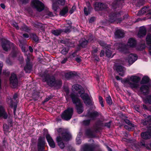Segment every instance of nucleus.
Here are the masks:
<instances>
[{"instance_id": "13", "label": "nucleus", "mask_w": 151, "mask_h": 151, "mask_svg": "<svg viewBox=\"0 0 151 151\" xmlns=\"http://www.w3.org/2000/svg\"><path fill=\"white\" fill-rule=\"evenodd\" d=\"M10 81L11 84L14 87H16L18 85V79L16 75L14 73L12 74L10 78Z\"/></svg>"}, {"instance_id": "38", "label": "nucleus", "mask_w": 151, "mask_h": 151, "mask_svg": "<svg viewBox=\"0 0 151 151\" xmlns=\"http://www.w3.org/2000/svg\"><path fill=\"white\" fill-rule=\"evenodd\" d=\"M124 121L126 124L132 127H136V125L131 123L130 121L128 119H125Z\"/></svg>"}, {"instance_id": "16", "label": "nucleus", "mask_w": 151, "mask_h": 151, "mask_svg": "<svg viewBox=\"0 0 151 151\" xmlns=\"http://www.w3.org/2000/svg\"><path fill=\"white\" fill-rule=\"evenodd\" d=\"M72 88L76 91H78V93L80 94L82 92L84 93V90L82 86L78 84H75L72 86Z\"/></svg>"}, {"instance_id": "44", "label": "nucleus", "mask_w": 151, "mask_h": 151, "mask_svg": "<svg viewBox=\"0 0 151 151\" xmlns=\"http://www.w3.org/2000/svg\"><path fill=\"white\" fill-rule=\"evenodd\" d=\"M58 145L62 149H63L65 147V144L64 142H57Z\"/></svg>"}, {"instance_id": "18", "label": "nucleus", "mask_w": 151, "mask_h": 151, "mask_svg": "<svg viewBox=\"0 0 151 151\" xmlns=\"http://www.w3.org/2000/svg\"><path fill=\"white\" fill-rule=\"evenodd\" d=\"M126 144L130 146L131 147L133 150L136 151H139V146L134 142H127Z\"/></svg>"}, {"instance_id": "58", "label": "nucleus", "mask_w": 151, "mask_h": 151, "mask_svg": "<svg viewBox=\"0 0 151 151\" xmlns=\"http://www.w3.org/2000/svg\"><path fill=\"white\" fill-rule=\"evenodd\" d=\"M111 122L110 121L108 123H106L105 124V126L108 128H109L110 127Z\"/></svg>"}, {"instance_id": "61", "label": "nucleus", "mask_w": 151, "mask_h": 151, "mask_svg": "<svg viewBox=\"0 0 151 151\" xmlns=\"http://www.w3.org/2000/svg\"><path fill=\"white\" fill-rule=\"evenodd\" d=\"M45 138L42 137H40L38 139V142H43Z\"/></svg>"}, {"instance_id": "28", "label": "nucleus", "mask_w": 151, "mask_h": 151, "mask_svg": "<svg viewBox=\"0 0 151 151\" xmlns=\"http://www.w3.org/2000/svg\"><path fill=\"white\" fill-rule=\"evenodd\" d=\"M68 7L65 6L61 10L60 13V14L61 16H64L68 12Z\"/></svg>"}, {"instance_id": "12", "label": "nucleus", "mask_w": 151, "mask_h": 151, "mask_svg": "<svg viewBox=\"0 0 151 151\" xmlns=\"http://www.w3.org/2000/svg\"><path fill=\"white\" fill-rule=\"evenodd\" d=\"M26 64L24 67V70L26 73H29L32 68V65L30 63V57L29 56L27 55V58L26 59Z\"/></svg>"}, {"instance_id": "60", "label": "nucleus", "mask_w": 151, "mask_h": 151, "mask_svg": "<svg viewBox=\"0 0 151 151\" xmlns=\"http://www.w3.org/2000/svg\"><path fill=\"white\" fill-rule=\"evenodd\" d=\"M132 127H130L128 126L127 125L124 126L125 128L127 129L129 131L131 130Z\"/></svg>"}, {"instance_id": "32", "label": "nucleus", "mask_w": 151, "mask_h": 151, "mask_svg": "<svg viewBox=\"0 0 151 151\" xmlns=\"http://www.w3.org/2000/svg\"><path fill=\"white\" fill-rule=\"evenodd\" d=\"M146 42L148 45H150L151 44V35L150 34H148L146 37Z\"/></svg>"}, {"instance_id": "62", "label": "nucleus", "mask_w": 151, "mask_h": 151, "mask_svg": "<svg viewBox=\"0 0 151 151\" xmlns=\"http://www.w3.org/2000/svg\"><path fill=\"white\" fill-rule=\"evenodd\" d=\"M22 29L26 31H28L29 29L27 28V27L25 26H24L22 27Z\"/></svg>"}, {"instance_id": "8", "label": "nucleus", "mask_w": 151, "mask_h": 151, "mask_svg": "<svg viewBox=\"0 0 151 151\" xmlns=\"http://www.w3.org/2000/svg\"><path fill=\"white\" fill-rule=\"evenodd\" d=\"M94 9L96 11H105L108 9L107 4H105L96 2L94 4Z\"/></svg>"}, {"instance_id": "48", "label": "nucleus", "mask_w": 151, "mask_h": 151, "mask_svg": "<svg viewBox=\"0 0 151 151\" xmlns=\"http://www.w3.org/2000/svg\"><path fill=\"white\" fill-rule=\"evenodd\" d=\"M146 100L149 104H151V95L147 96L146 98Z\"/></svg>"}, {"instance_id": "47", "label": "nucleus", "mask_w": 151, "mask_h": 151, "mask_svg": "<svg viewBox=\"0 0 151 151\" xmlns=\"http://www.w3.org/2000/svg\"><path fill=\"white\" fill-rule=\"evenodd\" d=\"M90 122V120H85L83 121V124L85 125H88Z\"/></svg>"}, {"instance_id": "19", "label": "nucleus", "mask_w": 151, "mask_h": 151, "mask_svg": "<svg viewBox=\"0 0 151 151\" xmlns=\"http://www.w3.org/2000/svg\"><path fill=\"white\" fill-rule=\"evenodd\" d=\"M8 116L6 112L5 111L4 108L0 106V117H3L4 119H6Z\"/></svg>"}, {"instance_id": "24", "label": "nucleus", "mask_w": 151, "mask_h": 151, "mask_svg": "<svg viewBox=\"0 0 151 151\" xmlns=\"http://www.w3.org/2000/svg\"><path fill=\"white\" fill-rule=\"evenodd\" d=\"M45 142H38L37 147L38 151H44Z\"/></svg>"}, {"instance_id": "17", "label": "nucleus", "mask_w": 151, "mask_h": 151, "mask_svg": "<svg viewBox=\"0 0 151 151\" xmlns=\"http://www.w3.org/2000/svg\"><path fill=\"white\" fill-rule=\"evenodd\" d=\"M150 86V85H142L140 88L141 92L144 95L148 94L149 91V89Z\"/></svg>"}, {"instance_id": "21", "label": "nucleus", "mask_w": 151, "mask_h": 151, "mask_svg": "<svg viewBox=\"0 0 151 151\" xmlns=\"http://www.w3.org/2000/svg\"><path fill=\"white\" fill-rule=\"evenodd\" d=\"M115 68L119 74L121 76H123L124 75V68L121 65H115Z\"/></svg>"}, {"instance_id": "42", "label": "nucleus", "mask_w": 151, "mask_h": 151, "mask_svg": "<svg viewBox=\"0 0 151 151\" xmlns=\"http://www.w3.org/2000/svg\"><path fill=\"white\" fill-rule=\"evenodd\" d=\"M46 138L47 142H54L52 137L49 134L46 135Z\"/></svg>"}, {"instance_id": "25", "label": "nucleus", "mask_w": 151, "mask_h": 151, "mask_svg": "<svg viewBox=\"0 0 151 151\" xmlns=\"http://www.w3.org/2000/svg\"><path fill=\"white\" fill-rule=\"evenodd\" d=\"M115 35L116 37L120 38L124 36V33L122 30L118 29L116 31Z\"/></svg>"}, {"instance_id": "55", "label": "nucleus", "mask_w": 151, "mask_h": 151, "mask_svg": "<svg viewBox=\"0 0 151 151\" xmlns=\"http://www.w3.org/2000/svg\"><path fill=\"white\" fill-rule=\"evenodd\" d=\"M2 74L6 76H8L9 75V73L6 70H4L3 71Z\"/></svg>"}, {"instance_id": "59", "label": "nucleus", "mask_w": 151, "mask_h": 151, "mask_svg": "<svg viewBox=\"0 0 151 151\" xmlns=\"http://www.w3.org/2000/svg\"><path fill=\"white\" fill-rule=\"evenodd\" d=\"M95 18L94 17H92L89 20V22L91 23L93 22L95 20Z\"/></svg>"}, {"instance_id": "43", "label": "nucleus", "mask_w": 151, "mask_h": 151, "mask_svg": "<svg viewBox=\"0 0 151 151\" xmlns=\"http://www.w3.org/2000/svg\"><path fill=\"white\" fill-rule=\"evenodd\" d=\"M32 39L35 42H37L39 41V38L35 35H33Z\"/></svg>"}, {"instance_id": "37", "label": "nucleus", "mask_w": 151, "mask_h": 151, "mask_svg": "<svg viewBox=\"0 0 151 151\" xmlns=\"http://www.w3.org/2000/svg\"><path fill=\"white\" fill-rule=\"evenodd\" d=\"M84 103L86 105H89L91 104L92 101L90 98L83 101Z\"/></svg>"}, {"instance_id": "20", "label": "nucleus", "mask_w": 151, "mask_h": 151, "mask_svg": "<svg viewBox=\"0 0 151 151\" xmlns=\"http://www.w3.org/2000/svg\"><path fill=\"white\" fill-rule=\"evenodd\" d=\"M137 57L136 55L131 54L129 55L128 62L129 64L133 63L136 60H137Z\"/></svg>"}, {"instance_id": "3", "label": "nucleus", "mask_w": 151, "mask_h": 151, "mask_svg": "<svg viewBox=\"0 0 151 151\" xmlns=\"http://www.w3.org/2000/svg\"><path fill=\"white\" fill-rule=\"evenodd\" d=\"M73 108H68L65 110L61 114V117L63 120L68 121L71 118L73 114Z\"/></svg>"}, {"instance_id": "23", "label": "nucleus", "mask_w": 151, "mask_h": 151, "mask_svg": "<svg viewBox=\"0 0 151 151\" xmlns=\"http://www.w3.org/2000/svg\"><path fill=\"white\" fill-rule=\"evenodd\" d=\"M146 28L144 27H141L138 33V36L139 37H141L143 36L146 35Z\"/></svg>"}, {"instance_id": "7", "label": "nucleus", "mask_w": 151, "mask_h": 151, "mask_svg": "<svg viewBox=\"0 0 151 151\" xmlns=\"http://www.w3.org/2000/svg\"><path fill=\"white\" fill-rule=\"evenodd\" d=\"M71 136L69 133L64 132L62 133V137L59 136L57 138V141L58 142H61L62 141H68L71 139Z\"/></svg>"}, {"instance_id": "49", "label": "nucleus", "mask_w": 151, "mask_h": 151, "mask_svg": "<svg viewBox=\"0 0 151 151\" xmlns=\"http://www.w3.org/2000/svg\"><path fill=\"white\" fill-rule=\"evenodd\" d=\"M71 28V26L70 25V26H68L67 28L64 30V32L65 33H69L70 31V29Z\"/></svg>"}, {"instance_id": "31", "label": "nucleus", "mask_w": 151, "mask_h": 151, "mask_svg": "<svg viewBox=\"0 0 151 151\" xmlns=\"http://www.w3.org/2000/svg\"><path fill=\"white\" fill-rule=\"evenodd\" d=\"M80 94H81L80 96L83 101L87 99L90 97L87 93L82 92Z\"/></svg>"}, {"instance_id": "36", "label": "nucleus", "mask_w": 151, "mask_h": 151, "mask_svg": "<svg viewBox=\"0 0 151 151\" xmlns=\"http://www.w3.org/2000/svg\"><path fill=\"white\" fill-rule=\"evenodd\" d=\"M106 49L107 50L106 51V56L108 58H112L113 56L114 55H111L112 53L111 51L108 49Z\"/></svg>"}, {"instance_id": "63", "label": "nucleus", "mask_w": 151, "mask_h": 151, "mask_svg": "<svg viewBox=\"0 0 151 151\" xmlns=\"http://www.w3.org/2000/svg\"><path fill=\"white\" fill-rule=\"evenodd\" d=\"M23 4H26L27 3L29 0H20Z\"/></svg>"}, {"instance_id": "54", "label": "nucleus", "mask_w": 151, "mask_h": 151, "mask_svg": "<svg viewBox=\"0 0 151 151\" xmlns=\"http://www.w3.org/2000/svg\"><path fill=\"white\" fill-rule=\"evenodd\" d=\"M3 128L4 130L5 131H7L9 129V127L6 124L3 125Z\"/></svg>"}, {"instance_id": "46", "label": "nucleus", "mask_w": 151, "mask_h": 151, "mask_svg": "<svg viewBox=\"0 0 151 151\" xmlns=\"http://www.w3.org/2000/svg\"><path fill=\"white\" fill-rule=\"evenodd\" d=\"M100 128L97 126H96L93 127V129H92L93 130L94 132V134L96 132L99 131Z\"/></svg>"}, {"instance_id": "33", "label": "nucleus", "mask_w": 151, "mask_h": 151, "mask_svg": "<svg viewBox=\"0 0 151 151\" xmlns=\"http://www.w3.org/2000/svg\"><path fill=\"white\" fill-rule=\"evenodd\" d=\"M62 32L61 30H54L51 31V32L52 34L55 36L59 35Z\"/></svg>"}, {"instance_id": "39", "label": "nucleus", "mask_w": 151, "mask_h": 151, "mask_svg": "<svg viewBox=\"0 0 151 151\" xmlns=\"http://www.w3.org/2000/svg\"><path fill=\"white\" fill-rule=\"evenodd\" d=\"M106 101L107 103L109 105L112 104V101L110 96H109L106 98Z\"/></svg>"}, {"instance_id": "9", "label": "nucleus", "mask_w": 151, "mask_h": 151, "mask_svg": "<svg viewBox=\"0 0 151 151\" xmlns=\"http://www.w3.org/2000/svg\"><path fill=\"white\" fill-rule=\"evenodd\" d=\"M120 15L119 13L112 14L109 18V22L112 23L116 22L117 23H120L122 20V19L120 18Z\"/></svg>"}, {"instance_id": "35", "label": "nucleus", "mask_w": 151, "mask_h": 151, "mask_svg": "<svg viewBox=\"0 0 151 151\" xmlns=\"http://www.w3.org/2000/svg\"><path fill=\"white\" fill-rule=\"evenodd\" d=\"M88 9L87 10V9L86 7H85L84 8V11L85 15L87 16L90 13V10L91 9V8L90 6H88Z\"/></svg>"}, {"instance_id": "40", "label": "nucleus", "mask_w": 151, "mask_h": 151, "mask_svg": "<svg viewBox=\"0 0 151 151\" xmlns=\"http://www.w3.org/2000/svg\"><path fill=\"white\" fill-rule=\"evenodd\" d=\"M73 74L71 72L65 74V78L67 79H69L73 76Z\"/></svg>"}, {"instance_id": "57", "label": "nucleus", "mask_w": 151, "mask_h": 151, "mask_svg": "<svg viewBox=\"0 0 151 151\" xmlns=\"http://www.w3.org/2000/svg\"><path fill=\"white\" fill-rule=\"evenodd\" d=\"M12 26L14 27L17 29H19V27H18L17 23L14 22L12 24Z\"/></svg>"}, {"instance_id": "64", "label": "nucleus", "mask_w": 151, "mask_h": 151, "mask_svg": "<svg viewBox=\"0 0 151 151\" xmlns=\"http://www.w3.org/2000/svg\"><path fill=\"white\" fill-rule=\"evenodd\" d=\"M134 108L135 110L138 112L139 111V106L138 105H136L134 106Z\"/></svg>"}, {"instance_id": "26", "label": "nucleus", "mask_w": 151, "mask_h": 151, "mask_svg": "<svg viewBox=\"0 0 151 151\" xmlns=\"http://www.w3.org/2000/svg\"><path fill=\"white\" fill-rule=\"evenodd\" d=\"M136 44V42L135 40L132 38H130L128 40L127 45L131 47H133L135 46Z\"/></svg>"}, {"instance_id": "6", "label": "nucleus", "mask_w": 151, "mask_h": 151, "mask_svg": "<svg viewBox=\"0 0 151 151\" xmlns=\"http://www.w3.org/2000/svg\"><path fill=\"white\" fill-rule=\"evenodd\" d=\"M52 9L56 11L59 9L58 6H64L65 3V0H52Z\"/></svg>"}, {"instance_id": "27", "label": "nucleus", "mask_w": 151, "mask_h": 151, "mask_svg": "<svg viewBox=\"0 0 151 151\" xmlns=\"http://www.w3.org/2000/svg\"><path fill=\"white\" fill-rule=\"evenodd\" d=\"M94 134V132L92 129H88L85 132V134L86 136L89 137H94L93 134Z\"/></svg>"}, {"instance_id": "34", "label": "nucleus", "mask_w": 151, "mask_h": 151, "mask_svg": "<svg viewBox=\"0 0 151 151\" xmlns=\"http://www.w3.org/2000/svg\"><path fill=\"white\" fill-rule=\"evenodd\" d=\"M149 9L148 7H145L142 8L139 12V13L141 14H143L147 11Z\"/></svg>"}, {"instance_id": "45", "label": "nucleus", "mask_w": 151, "mask_h": 151, "mask_svg": "<svg viewBox=\"0 0 151 151\" xmlns=\"http://www.w3.org/2000/svg\"><path fill=\"white\" fill-rule=\"evenodd\" d=\"M99 101L100 104H101V106L102 107H104V105L103 103V98L101 96H99Z\"/></svg>"}, {"instance_id": "15", "label": "nucleus", "mask_w": 151, "mask_h": 151, "mask_svg": "<svg viewBox=\"0 0 151 151\" xmlns=\"http://www.w3.org/2000/svg\"><path fill=\"white\" fill-rule=\"evenodd\" d=\"M98 115V113L96 111H93L92 112H90L89 111H88L87 114L84 116L86 117L90 118L92 119H94Z\"/></svg>"}, {"instance_id": "14", "label": "nucleus", "mask_w": 151, "mask_h": 151, "mask_svg": "<svg viewBox=\"0 0 151 151\" xmlns=\"http://www.w3.org/2000/svg\"><path fill=\"white\" fill-rule=\"evenodd\" d=\"M142 137L145 139H149L151 138V124L148 128V131L142 133L141 134Z\"/></svg>"}, {"instance_id": "41", "label": "nucleus", "mask_w": 151, "mask_h": 151, "mask_svg": "<svg viewBox=\"0 0 151 151\" xmlns=\"http://www.w3.org/2000/svg\"><path fill=\"white\" fill-rule=\"evenodd\" d=\"M88 42L87 40H84L81 42V45L82 47H84L87 45Z\"/></svg>"}, {"instance_id": "56", "label": "nucleus", "mask_w": 151, "mask_h": 151, "mask_svg": "<svg viewBox=\"0 0 151 151\" xmlns=\"http://www.w3.org/2000/svg\"><path fill=\"white\" fill-rule=\"evenodd\" d=\"M76 9V6L74 5L72 7L71 9L70 10V11L69 12L70 14H72L73 12Z\"/></svg>"}, {"instance_id": "10", "label": "nucleus", "mask_w": 151, "mask_h": 151, "mask_svg": "<svg viewBox=\"0 0 151 151\" xmlns=\"http://www.w3.org/2000/svg\"><path fill=\"white\" fill-rule=\"evenodd\" d=\"M12 44L9 41L4 39L2 41V47L4 50L7 51L10 50Z\"/></svg>"}, {"instance_id": "4", "label": "nucleus", "mask_w": 151, "mask_h": 151, "mask_svg": "<svg viewBox=\"0 0 151 151\" xmlns=\"http://www.w3.org/2000/svg\"><path fill=\"white\" fill-rule=\"evenodd\" d=\"M42 81L46 82L47 84L50 86L54 85L55 83V78L53 76H50L48 74H46L42 76Z\"/></svg>"}, {"instance_id": "2", "label": "nucleus", "mask_w": 151, "mask_h": 151, "mask_svg": "<svg viewBox=\"0 0 151 151\" xmlns=\"http://www.w3.org/2000/svg\"><path fill=\"white\" fill-rule=\"evenodd\" d=\"M139 77L137 76H132L129 79H126L125 81L126 84L128 85L132 88H137L139 86L138 82L140 81Z\"/></svg>"}, {"instance_id": "1", "label": "nucleus", "mask_w": 151, "mask_h": 151, "mask_svg": "<svg viewBox=\"0 0 151 151\" xmlns=\"http://www.w3.org/2000/svg\"><path fill=\"white\" fill-rule=\"evenodd\" d=\"M70 97L73 103L76 105L77 112L79 114L82 113L83 111V107L80 100L74 93H73L70 94Z\"/></svg>"}, {"instance_id": "53", "label": "nucleus", "mask_w": 151, "mask_h": 151, "mask_svg": "<svg viewBox=\"0 0 151 151\" xmlns=\"http://www.w3.org/2000/svg\"><path fill=\"white\" fill-rule=\"evenodd\" d=\"M35 26L37 28H40L42 27V24L41 23L36 22L35 24Z\"/></svg>"}, {"instance_id": "52", "label": "nucleus", "mask_w": 151, "mask_h": 151, "mask_svg": "<svg viewBox=\"0 0 151 151\" xmlns=\"http://www.w3.org/2000/svg\"><path fill=\"white\" fill-rule=\"evenodd\" d=\"M50 147L52 148H54L55 147V142H48Z\"/></svg>"}, {"instance_id": "5", "label": "nucleus", "mask_w": 151, "mask_h": 151, "mask_svg": "<svg viewBox=\"0 0 151 151\" xmlns=\"http://www.w3.org/2000/svg\"><path fill=\"white\" fill-rule=\"evenodd\" d=\"M32 5L39 12L42 11L44 8V4L38 0H33L32 1Z\"/></svg>"}, {"instance_id": "50", "label": "nucleus", "mask_w": 151, "mask_h": 151, "mask_svg": "<svg viewBox=\"0 0 151 151\" xmlns=\"http://www.w3.org/2000/svg\"><path fill=\"white\" fill-rule=\"evenodd\" d=\"M68 49L64 48L61 51V52L64 55H65L68 52Z\"/></svg>"}, {"instance_id": "11", "label": "nucleus", "mask_w": 151, "mask_h": 151, "mask_svg": "<svg viewBox=\"0 0 151 151\" xmlns=\"http://www.w3.org/2000/svg\"><path fill=\"white\" fill-rule=\"evenodd\" d=\"M114 46L115 49L119 50V51L124 53H126V51L127 46L125 44L117 43L114 45Z\"/></svg>"}, {"instance_id": "51", "label": "nucleus", "mask_w": 151, "mask_h": 151, "mask_svg": "<svg viewBox=\"0 0 151 151\" xmlns=\"http://www.w3.org/2000/svg\"><path fill=\"white\" fill-rule=\"evenodd\" d=\"M145 45L142 44L138 46V49L139 50H142L145 48Z\"/></svg>"}, {"instance_id": "22", "label": "nucleus", "mask_w": 151, "mask_h": 151, "mask_svg": "<svg viewBox=\"0 0 151 151\" xmlns=\"http://www.w3.org/2000/svg\"><path fill=\"white\" fill-rule=\"evenodd\" d=\"M83 151H93L94 148L93 147L88 144L84 145L83 147Z\"/></svg>"}, {"instance_id": "30", "label": "nucleus", "mask_w": 151, "mask_h": 151, "mask_svg": "<svg viewBox=\"0 0 151 151\" xmlns=\"http://www.w3.org/2000/svg\"><path fill=\"white\" fill-rule=\"evenodd\" d=\"M99 43L100 45L105 47L106 49H109L110 48V45H107L103 41H99Z\"/></svg>"}, {"instance_id": "29", "label": "nucleus", "mask_w": 151, "mask_h": 151, "mask_svg": "<svg viewBox=\"0 0 151 151\" xmlns=\"http://www.w3.org/2000/svg\"><path fill=\"white\" fill-rule=\"evenodd\" d=\"M148 83H150V82L149 78L147 76H145L143 77L141 81V84H145Z\"/></svg>"}]
</instances>
